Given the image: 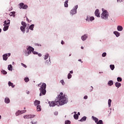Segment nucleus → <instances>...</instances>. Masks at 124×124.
Listing matches in <instances>:
<instances>
[{
	"instance_id": "72a5a7b5",
	"label": "nucleus",
	"mask_w": 124,
	"mask_h": 124,
	"mask_svg": "<svg viewBox=\"0 0 124 124\" xmlns=\"http://www.w3.org/2000/svg\"><path fill=\"white\" fill-rule=\"evenodd\" d=\"M71 124L70 121L66 120L65 121V124Z\"/></svg>"
},
{
	"instance_id": "603ef678",
	"label": "nucleus",
	"mask_w": 124,
	"mask_h": 124,
	"mask_svg": "<svg viewBox=\"0 0 124 124\" xmlns=\"http://www.w3.org/2000/svg\"><path fill=\"white\" fill-rule=\"evenodd\" d=\"M122 0H117V2H121Z\"/></svg>"
},
{
	"instance_id": "e2e57ef3",
	"label": "nucleus",
	"mask_w": 124,
	"mask_h": 124,
	"mask_svg": "<svg viewBox=\"0 0 124 124\" xmlns=\"http://www.w3.org/2000/svg\"><path fill=\"white\" fill-rule=\"evenodd\" d=\"M27 32H29V29H28V31H27Z\"/></svg>"
},
{
	"instance_id": "9b49d317",
	"label": "nucleus",
	"mask_w": 124,
	"mask_h": 124,
	"mask_svg": "<svg viewBox=\"0 0 124 124\" xmlns=\"http://www.w3.org/2000/svg\"><path fill=\"white\" fill-rule=\"evenodd\" d=\"M94 14L96 17H100V13H99V10L96 9L95 11Z\"/></svg>"
},
{
	"instance_id": "c9c22d12",
	"label": "nucleus",
	"mask_w": 124,
	"mask_h": 124,
	"mask_svg": "<svg viewBox=\"0 0 124 124\" xmlns=\"http://www.w3.org/2000/svg\"><path fill=\"white\" fill-rule=\"evenodd\" d=\"M2 73H3V74L5 75V74H7V72L5 71L4 70H2L1 71Z\"/></svg>"
},
{
	"instance_id": "c756f323",
	"label": "nucleus",
	"mask_w": 124,
	"mask_h": 124,
	"mask_svg": "<svg viewBox=\"0 0 124 124\" xmlns=\"http://www.w3.org/2000/svg\"><path fill=\"white\" fill-rule=\"evenodd\" d=\"M24 81H25V82H26V83H28V82H29V81H30V79L29 78H24Z\"/></svg>"
},
{
	"instance_id": "b1692460",
	"label": "nucleus",
	"mask_w": 124,
	"mask_h": 124,
	"mask_svg": "<svg viewBox=\"0 0 124 124\" xmlns=\"http://www.w3.org/2000/svg\"><path fill=\"white\" fill-rule=\"evenodd\" d=\"M114 33L115 34L117 37H118V36H120V33L119 32L115 31H114Z\"/></svg>"
},
{
	"instance_id": "bf43d9fd",
	"label": "nucleus",
	"mask_w": 124,
	"mask_h": 124,
	"mask_svg": "<svg viewBox=\"0 0 124 124\" xmlns=\"http://www.w3.org/2000/svg\"><path fill=\"white\" fill-rule=\"evenodd\" d=\"M78 115H80V112L78 113Z\"/></svg>"
},
{
	"instance_id": "09e8293b",
	"label": "nucleus",
	"mask_w": 124,
	"mask_h": 124,
	"mask_svg": "<svg viewBox=\"0 0 124 124\" xmlns=\"http://www.w3.org/2000/svg\"><path fill=\"white\" fill-rule=\"evenodd\" d=\"M31 124H37V122H33V121L31 122Z\"/></svg>"
},
{
	"instance_id": "412c9836",
	"label": "nucleus",
	"mask_w": 124,
	"mask_h": 124,
	"mask_svg": "<svg viewBox=\"0 0 124 124\" xmlns=\"http://www.w3.org/2000/svg\"><path fill=\"white\" fill-rule=\"evenodd\" d=\"M8 85L9 86V87H12V88H14V87H15V85H13V83H12L11 82L9 81L8 82Z\"/></svg>"
},
{
	"instance_id": "13d9d810",
	"label": "nucleus",
	"mask_w": 124,
	"mask_h": 124,
	"mask_svg": "<svg viewBox=\"0 0 124 124\" xmlns=\"http://www.w3.org/2000/svg\"><path fill=\"white\" fill-rule=\"evenodd\" d=\"M81 49H84V47L81 46Z\"/></svg>"
},
{
	"instance_id": "4d7b16f0",
	"label": "nucleus",
	"mask_w": 124,
	"mask_h": 124,
	"mask_svg": "<svg viewBox=\"0 0 124 124\" xmlns=\"http://www.w3.org/2000/svg\"><path fill=\"white\" fill-rule=\"evenodd\" d=\"M37 46H41V45L37 44Z\"/></svg>"
},
{
	"instance_id": "774afa93",
	"label": "nucleus",
	"mask_w": 124,
	"mask_h": 124,
	"mask_svg": "<svg viewBox=\"0 0 124 124\" xmlns=\"http://www.w3.org/2000/svg\"><path fill=\"white\" fill-rule=\"evenodd\" d=\"M27 93L29 94V92H27Z\"/></svg>"
},
{
	"instance_id": "393cba45",
	"label": "nucleus",
	"mask_w": 124,
	"mask_h": 124,
	"mask_svg": "<svg viewBox=\"0 0 124 124\" xmlns=\"http://www.w3.org/2000/svg\"><path fill=\"white\" fill-rule=\"evenodd\" d=\"M34 28V25L32 24V25H31L30 26L29 29H30V30H31V31H33Z\"/></svg>"
},
{
	"instance_id": "c85d7f7f",
	"label": "nucleus",
	"mask_w": 124,
	"mask_h": 124,
	"mask_svg": "<svg viewBox=\"0 0 124 124\" xmlns=\"http://www.w3.org/2000/svg\"><path fill=\"white\" fill-rule=\"evenodd\" d=\"M10 24V20H8L7 21L6 20L5 25H6L7 26H9Z\"/></svg>"
},
{
	"instance_id": "864d4df0",
	"label": "nucleus",
	"mask_w": 124,
	"mask_h": 124,
	"mask_svg": "<svg viewBox=\"0 0 124 124\" xmlns=\"http://www.w3.org/2000/svg\"><path fill=\"white\" fill-rule=\"evenodd\" d=\"M78 62H81V63L83 62H82V60H81V59H79Z\"/></svg>"
},
{
	"instance_id": "f03ea898",
	"label": "nucleus",
	"mask_w": 124,
	"mask_h": 124,
	"mask_svg": "<svg viewBox=\"0 0 124 124\" xmlns=\"http://www.w3.org/2000/svg\"><path fill=\"white\" fill-rule=\"evenodd\" d=\"M39 89V91H40V96H42V95H45L46 94V84L40 83L38 85V87H40Z\"/></svg>"
},
{
	"instance_id": "6e6d98bb",
	"label": "nucleus",
	"mask_w": 124,
	"mask_h": 124,
	"mask_svg": "<svg viewBox=\"0 0 124 124\" xmlns=\"http://www.w3.org/2000/svg\"><path fill=\"white\" fill-rule=\"evenodd\" d=\"M70 73H71V74H72V73H73V71H70Z\"/></svg>"
},
{
	"instance_id": "2eb2a0df",
	"label": "nucleus",
	"mask_w": 124,
	"mask_h": 124,
	"mask_svg": "<svg viewBox=\"0 0 124 124\" xmlns=\"http://www.w3.org/2000/svg\"><path fill=\"white\" fill-rule=\"evenodd\" d=\"M92 119L94 121L96 124L98 122V119L93 116H92Z\"/></svg>"
},
{
	"instance_id": "a211bd4d",
	"label": "nucleus",
	"mask_w": 124,
	"mask_h": 124,
	"mask_svg": "<svg viewBox=\"0 0 124 124\" xmlns=\"http://www.w3.org/2000/svg\"><path fill=\"white\" fill-rule=\"evenodd\" d=\"M121 86V83H119V82L115 83V87H116L117 88H120Z\"/></svg>"
},
{
	"instance_id": "49530a36",
	"label": "nucleus",
	"mask_w": 124,
	"mask_h": 124,
	"mask_svg": "<svg viewBox=\"0 0 124 124\" xmlns=\"http://www.w3.org/2000/svg\"><path fill=\"white\" fill-rule=\"evenodd\" d=\"M32 53L34 54V55H37V54H38V53H37V52L36 51H34V50L32 51Z\"/></svg>"
},
{
	"instance_id": "a18cd8bd",
	"label": "nucleus",
	"mask_w": 124,
	"mask_h": 124,
	"mask_svg": "<svg viewBox=\"0 0 124 124\" xmlns=\"http://www.w3.org/2000/svg\"><path fill=\"white\" fill-rule=\"evenodd\" d=\"M21 65H22V66H24V67H25V68H27V66L26 65V64L21 63Z\"/></svg>"
},
{
	"instance_id": "6ab92c4d",
	"label": "nucleus",
	"mask_w": 124,
	"mask_h": 124,
	"mask_svg": "<svg viewBox=\"0 0 124 124\" xmlns=\"http://www.w3.org/2000/svg\"><path fill=\"white\" fill-rule=\"evenodd\" d=\"M108 86H113V85H114V83L113 82L112 80H109L108 82Z\"/></svg>"
},
{
	"instance_id": "5701e85b",
	"label": "nucleus",
	"mask_w": 124,
	"mask_h": 124,
	"mask_svg": "<svg viewBox=\"0 0 124 124\" xmlns=\"http://www.w3.org/2000/svg\"><path fill=\"white\" fill-rule=\"evenodd\" d=\"M8 70H11V71H12L13 69H12V65L10 64L8 66Z\"/></svg>"
},
{
	"instance_id": "69168bd1",
	"label": "nucleus",
	"mask_w": 124,
	"mask_h": 124,
	"mask_svg": "<svg viewBox=\"0 0 124 124\" xmlns=\"http://www.w3.org/2000/svg\"><path fill=\"white\" fill-rule=\"evenodd\" d=\"M24 109H26V108H24Z\"/></svg>"
},
{
	"instance_id": "cd10ccee",
	"label": "nucleus",
	"mask_w": 124,
	"mask_h": 124,
	"mask_svg": "<svg viewBox=\"0 0 124 124\" xmlns=\"http://www.w3.org/2000/svg\"><path fill=\"white\" fill-rule=\"evenodd\" d=\"M110 68L111 70H114L115 69V65H110Z\"/></svg>"
},
{
	"instance_id": "8fccbe9b",
	"label": "nucleus",
	"mask_w": 124,
	"mask_h": 124,
	"mask_svg": "<svg viewBox=\"0 0 124 124\" xmlns=\"http://www.w3.org/2000/svg\"><path fill=\"white\" fill-rule=\"evenodd\" d=\"M84 99H88V96L85 95V96L84 97Z\"/></svg>"
},
{
	"instance_id": "4468645a",
	"label": "nucleus",
	"mask_w": 124,
	"mask_h": 124,
	"mask_svg": "<svg viewBox=\"0 0 124 124\" xmlns=\"http://www.w3.org/2000/svg\"><path fill=\"white\" fill-rule=\"evenodd\" d=\"M123 27L122 26H117V31H123Z\"/></svg>"
},
{
	"instance_id": "de8ad7c7",
	"label": "nucleus",
	"mask_w": 124,
	"mask_h": 124,
	"mask_svg": "<svg viewBox=\"0 0 124 124\" xmlns=\"http://www.w3.org/2000/svg\"><path fill=\"white\" fill-rule=\"evenodd\" d=\"M58 114H59V112H58V111L54 112V115H55V116H58Z\"/></svg>"
},
{
	"instance_id": "423d86ee",
	"label": "nucleus",
	"mask_w": 124,
	"mask_h": 124,
	"mask_svg": "<svg viewBox=\"0 0 124 124\" xmlns=\"http://www.w3.org/2000/svg\"><path fill=\"white\" fill-rule=\"evenodd\" d=\"M19 6L20 9H22H22H27L28 8V5H25L24 3H19Z\"/></svg>"
},
{
	"instance_id": "338daca9",
	"label": "nucleus",
	"mask_w": 124,
	"mask_h": 124,
	"mask_svg": "<svg viewBox=\"0 0 124 124\" xmlns=\"http://www.w3.org/2000/svg\"><path fill=\"white\" fill-rule=\"evenodd\" d=\"M27 93L29 94V92H27Z\"/></svg>"
},
{
	"instance_id": "ea45409f",
	"label": "nucleus",
	"mask_w": 124,
	"mask_h": 124,
	"mask_svg": "<svg viewBox=\"0 0 124 124\" xmlns=\"http://www.w3.org/2000/svg\"><path fill=\"white\" fill-rule=\"evenodd\" d=\"M72 77V75L70 73L68 74V79H70Z\"/></svg>"
},
{
	"instance_id": "4c0bfd02",
	"label": "nucleus",
	"mask_w": 124,
	"mask_h": 124,
	"mask_svg": "<svg viewBox=\"0 0 124 124\" xmlns=\"http://www.w3.org/2000/svg\"><path fill=\"white\" fill-rule=\"evenodd\" d=\"M14 14H15V12H11L10 13V16H14Z\"/></svg>"
},
{
	"instance_id": "39448f33",
	"label": "nucleus",
	"mask_w": 124,
	"mask_h": 124,
	"mask_svg": "<svg viewBox=\"0 0 124 124\" xmlns=\"http://www.w3.org/2000/svg\"><path fill=\"white\" fill-rule=\"evenodd\" d=\"M77 8H78V5L75 6V8L70 11L71 15H74L77 13Z\"/></svg>"
},
{
	"instance_id": "bb28decb",
	"label": "nucleus",
	"mask_w": 124,
	"mask_h": 124,
	"mask_svg": "<svg viewBox=\"0 0 124 124\" xmlns=\"http://www.w3.org/2000/svg\"><path fill=\"white\" fill-rule=\"evenodd\" d=\"M74 119H75V120H78V118H79V116L78 115V114H76L74 115Z\"/></svg>"
},
{
	"instance_id": "c03bdc74",
	"label": "nucleus",
	"mask_w": 124,
	"mask_h": 124,
	"mask_svg": "<svg viewBox=\"0 0 124 124\" xmlns=\"http://www.w3.org/2000/svg\"><path fill=\"white\" fill-rule=\"evenodd\" d=\"M106 55H107L106 52H104L102 54V57H106Z\"/></svg>"
},
{
	"instance_id": "a19ab883",
	"label": "nucleus",
	"mask_w": 124,
	"mask_h": 124,
	"mask_svg": "<svg viewBox=\"0 0 124 124\" xmlns=\"http://www.w3.org/2000/svg\"><path fill=\"white\" fill-rule=\"evenodd\" d=\"M93 88L92 86L89 88V92H93Z\"/></svg>"
},
{
	"instance_id": "aec40b11",
	"label": "nucleus",
	"mask_w": 124,
	"mask_h": 124,
	"mask_svg": "<svg viewBox=\"0 0 124 124\" xmlns=\"http://www.w3.org/2000/svg\"><path fill=\"white\" fill-rule=\"evenodd\" d=\"M28 50H29V51L32 52V51H34V48H33L31 46H29L28 47V48H27Z\"/></svg>"
},
{
	"instance_id": "0e129e2a",
	"label": "nucleus",
	"mask_w": 124,
	"mask_h": 124,
	"mask_svg": "<svg viewBox=\"0 0 124 124\" xmlns=\"http://www.w3.org/2000/svg\"><path fill=\"white\" fill-rule=\"evenodd\" d=\"M1 119V116L0 115V120Z\"/></svg>"
},
{
	"instance_id": "3c124183",
	"label": "nucleus",
	"mask_w": 124,
	"mask_h": 124,
	"mask_svg": "<svg viewBox=\"0 0 124 124\" xmlns=\"http://www.w3.org/2000/svg\"><path fill=\"white\" fill-rule=\"evenodd\" d=\"M61 44H62V45H63V44H64V42H63V41H62Z\"/></svg>"
},
{
	"instance_id": "1a4fd4ad",
	"label": "nucleus",
	"mask_w": 124,
	"mask_h": 124,
	"mask_svg": "<svg viewBox=\"0 0 124 124\" xmlns=\"http://www.w3.org/2000/svg\"><path fill=\"white\" fill-rule=\"evenodd\" d=\"M26 112H27L26 110H21V111L19 110L16 113V115L19 116V115H21V114H23V113H26Z\"/></svg>"
},
{
	"instance_id": "79ce46f5",
	"label": "nucleus",
	"mask_w": 124,
	"mask_h": 124,
	"mask_svg": "<svg viewBox=\"0 0 124 124\" xmlns=\"http://www.w3.org/2000/svg\"><path fill=\"white\" fill-rule=\"evenodd\" d=\"M60 83H61L62 84V85H64V84H65L64 80H63V79L61 80L60 81Z\"/></svg>"
},
{
	"instance_id": "052dcab7",
	"label": "nucleus",
	"mask_w": 124,
	"mask_h": 124,
	"mask_svg": "<svg viewBox=\"0 0 124 124\" xmlns=\"http://www.w3.org/2000/svg\"><path fill=\"white\" fill-rule=\"evenodd\" d=\"M27 20L28 22H29V19H28V17H27Z\"/></svg>"
},
{
	"instance_id": "680f3d73",
	"label": "nucleus",
	"mask_w": 124,
	"mask_h": 124,
	"mask_svg": "<svg viewBox=\"0 0 124 124\" xmlns=\"http://www.w3.org/2000/svg\"><path fill=\"white\" fill-rule=\"evenodd\" d=\"M0 32H1V29H0Z\"/></svg>"
},
{
	"instance_id": "58836bf2",
	"label": "nucleus",
	"mask_w": 124,
	"mask_h": 124,
	"mask_svg": "<svg viewBox=\"0 0 124 124\" xmlns=\"http://www.w3.org/2000/svg\"><path fill=\"white\" fill-rule=\"evenodd\" d=\"M118 82H122V78L118 77L117 78Z\"/></svg>"
},
{
	"instance_id": "2f4dec72",
	"label": "nucleus",
	"mask_w": 124,
	"mask_h": 124,
	"mask_svg": "<svg viewBox=\"0 0 124 124\" xmlns=\"http://www.w3.org/2000/svg\"><path fill=\"white\" fill-rule=\"evenodd\" d=\"M96 124H103V122L102 121V120H99V121L97 122V123Z\"/></svg>"
},
{
	"instance_id": "f3484780",
	"label": "nucleus",
	"mask_w": 124,
	"mask_h": 124,
	"mask_svg": "<svg viewBox=\"0 0 124 124\" xmlns=\"http://www.w3.org/2000/svg\"><path fill=\"white\" fill-rule=\"evenodd\" d=\"M86 120H87V117L84 116L79 120V122H85Z\"/></svg>"
},
{
	"instance_id": "dca6fc26",
	"label": "nucleus",
	"mask_w": 124,
	"mask_h": 124,
	"mask_svg": "<svg viewBox=\"0 0 124 124\" xmlns=\"http://www.w3.org/2000/svg\"><path fill=\"white\" fill-rule=\"evenodd\" d=\"M37 112H40V111H41V106L40 105L37 106Z\"/></svg>"
},
{
	"instance_id": "7ed1b4c3",
	"label": "nucleus",
	"mask_w": 124,
	"mask_h": 124,
	"mask_svg": "<svg viewBox=\"0 0 124 124\" xmlns=\"http://www.w3.org/2000/svg\"><path fill=\"white\" fill-rule=\"evenodd\" d=\"M103 13L101 15V17L102 19H104V20H107L108 19V16H109V14H108V12L106 10L103 11V9H102Z\"/></svg>"
},
{
	"instance_id": "0eeeda50",
	"label": "nucleus",
	"mask_w": 124,
	"mask_h": 124,
	"mask_svg": "<svg viewBox=\"0 0 124 124\" xmlns=\"http://www.w3.org/2000/svg\"><path fill=\"white\" fill-rule=\"evenodd\" d=\"M10 53H6L3 55V61H7V59H8V57H10Z\"/></svg>"
},
{
	"instance_id": "37998d69",
	"label": "nucleus",
	"mask_w": 124,
	"mask_h": 124,
	"mask_svg": "<svg viewBox=\"0 0 124 124\" xmlns=\"http://www.w3.org/2000/svg\"><path fill=\"white\" fill-rule=\"evenodd\" d=\"M93 20H94V17L93 16H91L90 21H93Z\"/></svg>"
},
{
	"instance_id": "20e7f679",
	"label": "nucleus",
	"mask_w": 124,
	"mask_h": 124,
	"mask_svg": "<svg viewBox=\"0 0 124 124\" xmlns=\"http://www.w3.org/2000/svg\"><path fill=\"white\" fill-rule=\"evenodd\" d=\"M21 25L22 26L20 27V30L22 32L25 33V31H26V28L27 27V23L25 21L21 22Z\"/></svg>"
},
{
	"instance_id": "4be33fe9",
	"label": "nucleus",
	"mask_w": 124,
	"mask_h": 124,
	"mask_svg": "<svg viewBox=\"0 0 124 124\" xmlns=\"http://www.w3.org/2000/svg\"><path fill=\"white\" fill-rule=\"evenodd\" d=\"M5 103H9L10 102V100L8 98H5Z\"/></svg>"
},
{
	"instance_id": "9d476101",
	"label": "nucleus",
	"mask_w": 124,
	"mask_h": 124,
	"mask_svg": "<svg viewBox=\"0 0 124 124\" xmlns=\"http://www.w3.org/2000/svg\"><path fill=\"white\" fill-rule=\"evenodd\" d=\"M34 115H27L23 116V118L24 119H31V118H34Z\"/></svg>"
},
{
	"instance_id": "f704fd0d",
	"label": "nucleus",
	"mask_w": 124,
	"mask_h": 124,
	"mask_svg": "<svg viewBox=\"0 0 124 124\" xmlns=\"http://www.w3.org/2000/svg\"><path fill=\"white\" fill-rule=\"evenodd\" d=\"M31 51L29 50L27 53H26V56H29V55H31Z\"/></svg>"
},
{
	"instance_id": "473e14b6",
	"label": "nucleus",
	"mask_w": 124,
	"mask_h": 124,
	"mask_svg": "<svg viewBox=\"0 0 124 124\" xmlns=\"http://www.w3.org/2000/svg\"><path fill=\"white\" fill-rule=\"evenodd\" d=\"M48 58H49V54H46V55L45 56V60H47V59H48Z\"/></svg>"
},
{
	"instance_id": "e433bc0d",
	"label": "nucleus",
	"mask_w": 124,
	"mask_h": 124,
	"mask_svg": "<svg viewBox=\"0 0 124 124\" xmlns=\"http://www.w3.org/2000/svg\"><path fill=\"white\" fill-rule=\"evenodd\" d=\"M86 21H88V22H90V16H87V18L86 19Z\"/></svg>"
},
{
	"instance_id": "5fc2aeb1",
	"label": "nucleus",
	"mask_w": 124,
	"mask_h": 124,
	"mask_svg": "<svg viewBox=\"0 0 124 124\" xmlns=\"http://www.w3.org/2000/svg\"><path fill=\"white\" fill-rule=\"evenodd\" d=\"M38 56L39 57H41V56H42V55H41V54H38Z\"/></svg>"
},
{
	"instance_id": "6e6552de",
	"label": "nucleus",
	"mask_w": 124,
	"mask_h": 124,
	"mask_svg": "<svg viewBox=\"0 0 124 124\" xmlns=\"http://www.w3.org/2000/svg\"><path fill=\"white\" fill-rule=\"evenodd\" d=\"M6 20H5L4 21V25L3 26H4L3 30L4 31H7V30H8V28H9V26L8 25H6Z\"/></svg>"
},
{
	"instance_id": "ddd939ff",
	"label": "nucleus",
	"mask_w": 124,
	"mask_h": 124,
	"mask_svg": "<svg viewBox=\"0 0 124 124\" xmlns=\"http://www.w3.org/2000/svg\"><path fill=\"white\" fill-rule=\"evenodd\" d=\"M40 104V101L37 100H35V101L34 102V105H35V106H36V105H39Z\"/></svg>"
},
{
	"instance_id": "f8f14e48",
	"label": "nucleus",
	"mask_w": 124,
	"mask_h": 124,
	"mask_svg": "<svg viewBox=\"0 0 124 124\" xmlns=\"http://www.w3.org/2000/svg\"><path fill=\"white\" fill-rule=\"evenodd\" d=\"M87 38H88V35H87V34H84L81 36V39L83 40V41H85Z\"/></svg>"
},
{
	"instance_id": "f257e3e1",
	"label": "nucleus",
	"mask_w": 124,
	"mask_h": 124,
	"mask_svg": "<svg viewBox=\"0 0 124 124\" xmlns=\"http://www.w3.org/2000/svg\"><path fill=\"white\" fill-rule=\"evenodd\" d=\"M67 102L66 95L63 94V93H61L56 97L55 101L49 102L48 104L50 107H54L56 105H63Z\"/></svg>"
},
{
	"instance_id": "7c9ffc66",
	"label": "nucleus",
	"mask_w": 124,
	"mask_h": 124,
	"mask_svg": "<svg viewBox=\"0 0 124 124\" xmlns=\"http://www.w3.org/2000/svg\"><path fill=\"white\" fill-rule=\"evenodd\" d=\"M111 102H112V100L111 99H109L108 101V104L109 107H111Z\"/></svg>"
},
{
	"instance_id": "a878e982",
	"label": "nucleus",
	"mask_w": 124,
	"mask_h": 124,
	"mask_svg": "<svg viewBox=\"0 0 124 124\" xmlns=\"http://www.w3.org/2000/svg\"><path fill=\"white\" fill-rule=\"evenodd\" d=\"M68 1L66 0L65 1V3L64 4L65 7H68Z\"/></svg>"
}]
</instances>
